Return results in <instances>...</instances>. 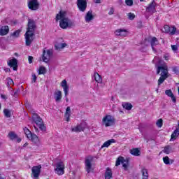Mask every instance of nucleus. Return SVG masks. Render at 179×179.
<instances>
[{
	"label": "nucleus",
	"mask_w": 179,
	"mask_h": 179,
	"mask_svg": "<svg viewBox=\"0 0 179 179\" xmlns=\"http://www.w3.org/2000/svg\"><path fill=\"white\" fill-rule=\"evenodd\" d=\"M66 13L65 11L60 10L56 15V22L59 20V27L61 29L65 30L66 29L72 27L73 26V22L66 17Z\"/></svg>",
	"instance_id": "2"
},
{
	"label": "nucleus",
	"mask_w": 179,
	"mask_h": 179,
	"mask_svg": "<svg viewBox=\"0 0 179 179\" xmlns=\"http://www.w3.org/2000/svg\"><path fill=\"white\" fill-rule=\"evenodd\" d=\"M163 31L164 33H170L171 36H174V34H176V31H177V28H176V27H171L169 25H164Z\"/></svg>",
	"instance_id": "15"
},
{
	"label": "nucleus",
	"mask_w": 179,
	"mask_h": 179,
	"mask_svg": "<svg viewBox=\"0 0 179 179\" xmlns=\"http://www.w3.org/2000/svg\"><path fill=\"white\" fill-rule=\"evenodd\" d=\"M161 72V75H169V69H167V66H158L157 68V74L159 75Z\"/></svg>",
	"instance_id": "16"
},
{
	"label": "nucleus",
	"mask_w": 179,
	"mask_h": 179,
	"mask_svg": "<svg viewBox=\"0 0 179 179\" xmlns=\"http://www.w3.org/2000/svg\"><path fill=\"white\" fill-rule=\"evenodd\" d=\"M125 3L127 6H132L134 5V0H125Z\"/></svg>",
	"instance_id": "43"
},
{
	"label": "nucleus",
	"mask_w": 179,
	"mask_h": 179,
	"mask_svg": "<svg viewBox=\"0 0 179 179\" xmlns=\"http://www.w3.org/2000/svg\"><path fill=\"white\" fill-rule=\"evenodd\" d=\"M3 113L6 118H10L12 117V112H10V110L8 109H3Z\"/></svg>",
	"instance_id": "38"
},
{
	"label": "nucleus",
	"mask_w": 179,
	"mask_h": 179,
	"mask_svg": "<svg viewBox=\"0 0 179 179\" xmlns=\"http://www.w3.org/2000/svg\"><path fill=\"white\" fill-rule=\"evenodd\" d=\"M55 172L57 176L65 174V164H64V162H59L56 164Z\"/></svg>",
	"instance_id": "8"
},
{
	"label": "nucleus",
	"mask_w": 179,
	"mask_h": 179,
	"mask_svg": "<svg viewBox=\"0 0 179 179\" xmlns=\"http://www.w3.org/2000/svg\"><path fill=\"white\" fill-rule=\"evenodd\" d=\"M115 142L116 141L114 138L108 140L107 141L103 143L101 148V149H103V148H108L112 143H115Z\"/></svg>",
	"instance_id": "25"
},
{
	"label": "nucleus",
	"mask_w": 179,
	"mask_h": 179,
	"mask_svg": "<svg viewBox=\"0 0 179 179\" xmlns=\"http://www.w3.org/2000/svg\"><path fill=\"white\" fill-rule=\"evenodd\" d=\"M121 163L124 170L127 171V170H128V166H129V159H125L124 157H119L116 160L115 166H120Z\"/></svg>",
	"instance_id": "7"
},
{
	"label": "nucleus",
	"mask_w": 179,
	"mask_h": 179,
	"mask_svg": "<svg viewBox=\"0 0 179 179\" xmlns=\"http://www.w3.org/2000/svg\"><path fill=\"white\" fill-rule=\"evenodd\" d=\"M102 125L108 128L115 125V118L110 115H106L102 118Z\"/></svg>",
	"instance_id": "5"
},
{
	"label": "nucleus",
	"mask_w": 179,
	"mask_h": 179,
	"mask_svg": "<svg viewBox=\"0 0 179 179\" xmlns=\"http://www.w3.org/2000/svg\"><path fill=\"white\" fill-rule=\"evenodd\" d=\"M6 80H7V84H6V86L8 89H12V85H14V83H13V80L10 78H6Z\"/></svg>",
	"instance_id": "35"
},
{
	"label": "nucleus",
	"mask_w": 179,
	"mask_h": 179,
	"mask_svg": "<svg viewBox=\"0 0 179 179\" xmlns=\"http://www.w3.org/2000/svg\"><path fill=\"white\" fill-rule=\"evenodd\" d=\"M68 45H66V43H57L56 45H55V50H58L59 51H60V50H62L64 48H65V47H66Z\"/></svg>",
	"instance_id": "32"
},
{
	"label": "nucleus",
	"mask_w": 179,
	"mask_h": 179,
	"mask_svg": "<svg viewBox=\"0 0 179 179\" xmlns=\"http://www.w3.org/2000/svg\"><path fill=\"white\" fill-rule=\"evenodd\" d=\"M168 78H169V75L161 74V76L158 80V85L160 86V85H162V83H163L164 80H166Z\"/></svg>",
	"instance_id": "29"
},
{
	"label": "nucleus",
	"mask_w": 179,
	"mask_h": 179,
	"mask_svg": "<svg viewBox=\"0 0 179 179\" xmlns=\"http://www.w3.org/2000/svg\"><path fill=\"white\" fill-rule=\"evenodd\" d=\"M114 34L116 36H120L121 37H127V36H128V30L124 29H118L114 31Z\"/></svg>",
	"instance_id": "18"
},
{
	"label": "nucleus",
	"mask_w": 179,
	"mask_h": 179,
	"mask_svg": "<svg viewBox=\"0 0 179 179\" xmlns=\"http://www.w3.org/2000/svg\"><path fill=\"white\" fill-rule=\"evenodd\" d=\"M11 36L13 37H16V38L19 37V36H20V30L18 29L15 31L13 34H11Z\"/></svg>",
	"instance_id": "40"
},
{
	"label": "nucleus",
	"mask_w": 179,
	"mask_h": 179,
	"mask_svg": "<svg viewBox=\"0 0 179 179\" xmlns=\"http://www.w3.org/2000/svg\"><path fill=\"white\" fill-rule=\"evenodd\" d=\"M33 57L32 56H29L28 57V61H29V64H32L33 63Z\"/></svg>",
	"instance_id": "48"
},
{
	"label": "nucleus",
	"mask_w": 179,
	"mask_h": 179,
	"mask_svg": "<svg viewBox=\"0 0 179 179\" xmlns=\"http://www.w3.org/2000/svg\"><path fill=\"white\" fill-rule=\"evenodd\" d=\"M62 99V92L60 90L56 91L55 92V102L59 103V101H61Z\"/></svg>",
	"instance_id": "24"
},
{
	"label": "nucleus",
	"mask_w": 179,
	"mask_h": 179,
	"mask_svg": "<svg viewBox=\"0 0 179 179\" xmlns=\"http://www.w3.org/2000/svg\"><path fill=\"white\" fill-rule=\"evenodd\" d=\"M28 8L31 10H38V8H40V3L37 0H30L28 1Z\"/></svg>",
	"instance_id": "11"
},
{
	"label": "nucleus",
	"mask_w": 179,
	"mask_h": 179,
	"mask_svg": "<svg viewBox=\"0 0 179 179\" xmlns=\"http://www.w3.org/2000/svg\"><path fill=\"white\" fill-rule=\"evenodd\" d=\"M36 29L37 24H36V21L31 18H29L27 31L24 34L25 45H27V47H30L31 43L34 41V33H36Z\"/></svg>",
	"instance_id": "1"
},
{
	"label": "nucleus",
	"mask_w": 179,
	"mask_h": 179,
	"mask_svg": "<svg viewBox=\"0 0 179 179\" xmlns=\"http://www.w3.org/2000/svg\"><path fill=\"white\" fill-rule=\"evenodd\" d=\"M163 162L164 164H170V158L168 156L164 157Z\"/></svg>",
	"instance_id": "41"
},
{
	"label": "nucleus",
	"mask_w": 179,
	"mask_h": 179,
	"mask_svg": "<svg viewBox=\"0 0 179 179\" xmlns=\"http://www.w3.org/2000/svg\"><path fill=\"white\" fill-rule=\"evenodd\" d=\"M165 94H166V96H168V97H171V99L173 103H177V99L174 96V94H173V92L171 91V90H166L165 91Z\"/></svg>",
	"instance_id": "21"
},
{
	"label": "nucleus",
	"mask_w": 179,
	"mask_h": 179,
	"mask_svg": "<svg viewBox=\"0 0 179 179\" xmlns=\"http://www.w3.org/2000/svg\"><path fill=\"white\" fill-rule=\"evenodd\" d=\"M32 121L36 123L37 127H38L39 129L42 131V132H45L47 131V126L44 124V122H43V119L40 117V115L37 113H34L32 115Z\"/></svg>",
	"instance_id": "4"
},
{
	"label": "nucleus",
	"mask_w": 179,
	"mask_h": 179,
	"mask_svg": "<svg viewBox=\"0 0 179 179\" xmlns=\"http://www.w3.org/2000/svg\"><path fill=\"white\" fill-rule=\"evenodd\" d=\"M31 82L32 83H36V82H37V76H36V74L32 75Z\"/></svg>",
	"instance_id": "45"
},
{
	"label": "nucleus",
	"mask_w": 179,
	"mask_h": 179,
	"mask_svg": "<svg viewBox=\"0 0 179 179\" xmlns=\"http://www.w3.org/2000/svg\"><path fill=\"white\" fill-rule=\"evenodd\" d=\"M108 15L111 16V15H114V8L112 7L110 8V10L108 12Z\"/></svg>",
	"instance_id": "46"
},
{
	"label": "nucleus",
	"mask_w": 179,
	"mask_h": 179,
	"mask_svg": "<svg viewBox=\"0 0 179 179\" xmlns=\"http://www.w3.org/2000/svg\"><path fill=\"white\" fill-rule=\"evenodd\" d=\"M52 56V51L51 50H48L45 51V50H43V54H42V60L43 62H50V58Z\"/></svg>",
	"instance_id": "9"
},
{
	"label": "nucleus",
	"mask_w": 179,
	"mask_h": 179,
	"mask_svg": "<svg viewBox=\"0 0 179 179\" xmlns=\"http://www.w3.org/2000/svg\"><path fill=\"white\" fill-rule=\"evenodd\" d=\"M178 135H179V130L178 129H176L172 133V134L171 136V140L176 141V139H177V138H178Z\"/></svg>",
	"instance_id": "31"
},
{
	"label": "nucleus",
	"mask_w": 179,
	"mask_h": 179,
	"mask_svg": "<svg viewBox=\"0 0 179 179\" xmlns=\"http://www.w3.org/2000/svg\"><path fill=\"white\" fill-rule=\"evenodd\" d=\"M113 178V171L111 169L107 168L105 172V179H111Z\"/></svg>",
	"instance_id": "27"
},
{
	"label": "nucleus",
	"mask_w": 179,
	"mask_h": 179,
	"mask_svg": "<svg viewBox=\"0 0 179 179\" xmlns=\"http://www.w3.org/2000/svg\"><path fill=\"white\" fill-rule=\"evenodd\" d=\"M146 12L152 14L156 13V2H155V1H152V3L149 4L146 8Z\"/></svg>",
	"instance_id": "17"
},
{
	"label": "nucleus",
	"mask_w": 179,
	"mask_h": 179,
	"mask_svg": "<svg viewBox=\"0 0 179 179\" xmlns=\"http://www.w3.org/2000/svg\"><path fill=\"white\" fill-rule=\"evenodd\" d=\"M64 117L66 118V121L69 122V120H71V107L68 106L66 110V113L64 114Z\"/></svg>",
	"instance_id": "28"
},
{
	"label": "nucleus",
	"mask_w": 179,
	"mask_h": 179,
	"mask_svg": "<svg viewBox=\"0 0 179 179\" xmlns=\"http://www.w3.org/2000/svg\"><path fill=\"white\" fill-rule=\"evenodd\" d=\"M171 49L176 52L178 50V46L177 45H171Z\"/></svg>",
	"instance_id": "44"
},
{
	"label": "nucleus",
	"mask_w": 179,
	"mask_h": 179,
	"mask_svg": "<svg viewBox=\"0 0 179 179\" xmlns=\"http://www.w3.org/2000/svg\"><path fill=\"white\" fill-rule=\"evenodd\" d=\"M141 2H143V0H140Z\"/></svg>",
	"instance_id": "56"
},
{
	"label": "nucleus",
	"mask_w": 179,
	"mask_h": 179,
	"mask_svg": "<svg viewBox=\"0 0 179 179\" xmlns=\"http://www.w3.org/2000/svg\"><path fill=\"white\" fill-rule=\"evenodd\" d=\"M131 155L132 156H141V150L139 148H133L130 150Z\"/></svg>",
	"instance_id": "30"
},
{
	"label": "nucleus",
	"mask_w": 179,
	"mask_h": 179,
	"mask_svg": "<svg viewBox=\"0 0 179 179\" xmlns=\"http://www.w3.org/2000/svg\"><path fill=\"white\" fill-rule=\"evenodd\" d=\"M94 19V17L93 16V10H89L85 17V22H92Z\"/></svg>",
	"instance_id": "23"
},
{
	"label": "nucleus",
	"mask_w": 179,
	"mask_h": 179,
	"mask_svg": "<svg viewBox=\"0 0 179 179\" xmlns=\"http://www.w3.org/2000/svg\"><path fill=\"white\" fill-rule=\"evenodd\" d=\"M9 33V27L8 25L2 26L0 29V36H6Z\"/></svg>",
	"instance_id": "22"
},
{
	"label": "nucleus",
	"mask_w": 179,
	"mask_h": 179,
	"mask_svg": "<svg viewBox=\"0 0 179 179\" xmlns=\"http://www.w3.org/2000/svg\"><path fill=\"white\" fill-rule=\"evenodd\" d=\"M94 160V157L89 155L85 159V170L89 174L91 171H94L93 164H92Z\"/></svg>",
	"instance_id": "6"
},
{
	"label": "nucleus",
	"mask_w": 179,
	"mask_h": 179,
	"mask_svg": "<svg viewBox=\"0 0 179 179\" xmlns=\"http://www.w3.org/2000/svg\"><path fill=\"white\" fill-rule=\"evenodd\" d=\"M47 73V70L45 69V67L41 66L38 69V75H45Z\"/></svg>",
	"instance_id": "36"
},
{
	"label": "nucleus",
	"mask_w": 179,
	"mask_h": 179,
	"mask_svg": "<svg viewBox=\"0 0 179 179\" xmlns=\"http://www.w3.org/2000/svg\"><path fill=\"white\" fill-rule=\"evenodd\" d=\"M157 43H159V41H157V38L152 37L151 40V46L153 51H156V50H155V46L157 45Z\"/></svg>",
	"instance_id": "33"
},
{
	"label": "nucleus",
	"mask_w": 179,
	"mask_h": 179,
	"mask_svg": "<svg viewBox=\"0 0 179 179\" xmlns=\"http://www.w3.org/2000/svg\"><path fill=\"white\" fill-rule=\"evenodd\" d=\"M173 72H174V73H178V68L177 66L173 67L172 69Z\"/></svg>",
	"instance_id": "47"
},
{
	"label": "nucleus",
	"mask_w": 179,
	"mask_h": 179,
	"mask_svg": "<svg viewBox=\"0 0 179 179\" xmlns=\"http://www.w3.org/2000/svg\"><path fill=\"white\" fill-rule=\"evenodd\" d=\"M94 78L96 83H103V78H101V76H100L99 73L97 72L94 73Z\"/></svg>",
	"instance_id": "26"
},
{
	"label": "nucleus",
	"mask_w": 179,
	"mask_h": 179,
	"mask_svg": "<svg viewBox=\"0 0 179 179\" xmlns=\"http://www.w3.org/2000/svg\"><path fill=\"white\" fill-rule=\"evenodd\" d=\"M0 110H1V103H0Z\"/></svg>",
	"instance_id": "58"
},
{
	"label": "nucleus",
	"mask_w": 179,
	"mask_h": 179,
	"mask_svg": "<svg viewBox=\"0 0 179 179\" xmlns=\"http://www.w3.org/2000/svg\"><path fill=\"white\" fill-rule=\"evenodd\" d=\"M77 7L80 12H85L87 8V1L86 0H77Z\"/></svg>",
	"instance_id": "12"
},
{
	"label": "nucleus",
	"mask_w": 179,
	"mask_h": 179,
	"mask_svg": "<svg viewBox=\"0 0 179 179\" xmlns=\"http://www.w3.org/2000/svg\"><path fill=\"white\" fill-rule=\"evenodd\" d=\"M8 65L10 68H13V71H17V59L16 58L9 60Z\"/></svg>",
	"instance_id": "19"
},
{
	"label": "nucleus",
	"mask_w": 179,
	"mask_h": 179,
	"mask_svg": "<svg viewBox=\"0 0 179 179\" xmlns=\"http://www.w3.org/2000/svg\"><path fill=\"white\" fill-rule=\"evenodd\" d=\"M31 171L34 178L38 179V177H40V173H41V165L33 166Z\"/></svg>",
	"instance_id": "13"
},
{
	"label": "nucleus",
	"mask_w": 179,
	"mask_h": 179,
	"mask_svg": "<svg viewBox=\"0 0 179 179\" xmlns=\"http://www.w3.org/2000/svg\"><path fill=\"white\" fill-rule=\"evenodd\" d=\"M1 98L3 99V100H7L8 97L5 94H1Z\"/></svg>",
	"instance_id": "49"
},
{
	"label": "nucleus",
	"mask_w": 179,
	"mask_h": 179,
	"mask_svg": "<svg viewBox=\"0 0 179 179\" xmlns=\"http://www.w3.org/2000/svg\"><path fill=\"white\" fill-rule=\"evenodd\" d=\"M26 146H29V143H25L23 145V147H24V148H26Z\"/></svg>",
	"instance_id": "53"
},
{
	"label": "nucleus",
	"mask_w": 179,
	"mask_h": 179,
	"mask_svg": "<svg viewBox=\"0 0 179 179\" xmlns=\"http://www.w3.org/2000/svg\"><path fill=\"white\" fill-rule=\"evenodd\" d=\"M0 179H5V178L0 176Z\"/></svg>",
	"instance_id": "54"
},
{
	"label": "nucleus",
	"mask_w": 179,
	"mask_h": 179,
	"mask_svg": "<svg viewBox=\"0 0 179 179\" xmlns=\"http://www.w3.org/2000/svg\"><path fill=\"white\" fill-rule=\"evenodd\" d=\"M122 107L123 108H125V110H132V104L129 103H124L122 104Z\"/></svg>",
	"instance_id": "37"
},
{
	"label": "nucleus",
	"mask_w": 179,
	"mask_h": 179,
	"mask_svg": "<svg viewBox=\"0 0 179 179\" xmlns=\"http://www.w3.org/2000/svg\"><path fill=\"white\" fill-rule=\"evenodd\" d=\"M156 125L158 128H162L163 127V119H159L156 122Z\"/></svg>",
	"instance_id": "39"
},
{
	"label": "nucleus",
	"mask_w": 179,
	"mask_h": 179,
	"mask_svg": "<svg viewBox=\"0 0 179 179\" xmlns=\"http://www.w3.org/2000/svg\"><path fill=\"white\" fill-rule=\"evenodd\" d=\"M66 101H68V98L66 99Z\"/></svg>",
	"instance_id": "57"
},
{
	"label": "nucleus",
	"mask_w": 179,
	"mask_h": 179,
	"mask_svg": "<svg viewBox=\"0 0 179 179\" xmlns=\"http://www.w3.org/2000/svg\"><path fill=\"white\" fill-rule=\"evenodd\" d=\"M17 91H15V92H14V94H13V96H14V97H17Z\"/></svg>",
	"instance_id": "51"
},
{
	"label": "nucleus",
	"mask_w": 179,
	"mask_h": 179,
	"mask_svg": "<svg viewBox=\"0 0 179 179\" xmlns=\"http://www.w3.org/2000/svg\"><path fill=\"white\" fill-rule=\"evenodd\" d=\"M1 145H2V143L0 142V148H1Z\"/></svg>",
	"instance_id": "55"
},
{
	"label": "nucleus",
	"mask_w": 179,
	"mask_h": 179,
	"mask_svg": "<svg viewBox=\"0 0 179 179\" xmlns=\"http://www.w3.org/2000/svg\"><path fill=\"white\" fill-rule=\"evenodd\" d=\"M34 128L36 132H39L38 128H37V127L34 126Z\"/></svg>",
	"instance_id": "52"
},
{
	"label": "nucleus",
	"mask_w": 179,
	"mask_h": 179,
	"mask_svg": "<svg viewBox=\"0 0 179 179\" xmlns=\"http://www.w3.org/2000/svg\"><path fill=\"white\" fill-rule=\"evenodd\" d=\"M128 16V19H129V20H134V19H135L136 15L135 14L132 13H129L127 14Z\"/></svg>",
	"instance_id": "42"
},
{
	"label": "nucleus",
	"mask_w": 179,
	"mask_h": 179,
	"mask_svg": "<svg viewBox=\"0 0 179 179\" xmlns=\"http://www.w3.org/2000/svg\"><path fill=\"white\" fill-rule=\"evenodd\" d=\"M94 3H101V0H93Z\"/></svg>",
	"instance_id": "50"
},
{
	"label": "nucleus",
	"mask_w": 179,
	"mask_h": 179,
	"mask_svg": "<svg viewBox=\"0 0 179 179\" xmlns=\"http://www.w3.org/2000/svg\"><path fill=\"white\" fill-rule=\"evenodd\" d=\"M87 124L86 122H83L76 125V127L71 129L72 132H84L85 129H86V126Z\"/></svg>",
	"instance_id": "10"
},
{
	"label": "nucleus",
	"mask_w": 179,
	"mask_h": 179,
	"mask_svg": "<svg viewBox=\"0 0 179 179\" xmlns=\"http://www.w3.org/2000/svg\"><path fill=\"white\" fill-rule=\"evenodd\" d=\"M8 138H9L10 141L16 140L17 143L22 142V138H20L15 131H10L8 134Z\"/></svg>",
	"instance_id": "14"
},
{
	"label": "nucleus",
	"mask_w": 179,
	"mask_h": 179,
	"mask_svg": "<svg viewBox=\"0 0 179 179\" xmlns=\"http://www.w3.org/2000/svg\"><path fill=\"white\" fill-rule=\"evenodd\" d=\"M23 131L27 139H29V141L33 142V143H34V145H36V146H40V138H38V136H37V135L31 133L30 129H29L27 127H24Z\"/></svg>",
	"instance_id": "3"
},
{
	"label": "nucleus",
	"mask_w": 179,
	"mask_h": 179,
	"mask_svg": "<svg viewBox=\"0 0 179 179\" xmlns=\"http://www.w3.org/2000/svg\"><path fill=\"white\" fill-rule=\"evenodd\" d=\"M61 86L63 87V90L64 92V96L66 97L68 96V93L69 92V86L68 85V83L66 80H63L61 83Z\"/></svg>",
	"instance_id": "20"
},
{
	"label": "nucleus",
	"mask_w": 179,
	"mask_h": 179,
	"mask_svg": "<svg viewBox=\"0 0 179 179\" xmlns=\"http://www.w3.org/2000/svg\"><path fill=\"white\" fill-rule=\"evenodd\" d=\"M162 152L165 153V155H170L171 152V147L170 145H166L164 148V150H162Z\"/></svg>",
	"instance_id": "34"
}]
</instances>
